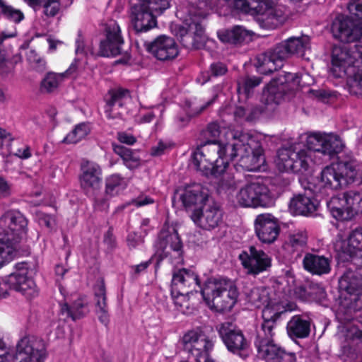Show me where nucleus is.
<instances>
[{"instance_id": "53", "label": "nucleus", "mask_w": 362, "mask_h": 362, "mask_svg": "<svg viewBox=\"0 0 362 362\" xmlns=\"http://www.w3.org/2000/svg\"><path fill=\"white\" fill-rule=\"evenodd\" d=\"M143 3L156 15H160L170 7L169 0H144Z\"/></svg>"}, {"instance_id": "13", "label": "nucleus", "mask_w": 362, "mask_h": 362, "mask_svg": "<svg viewBox=\"0 0 362 362\" xmlns=\"http://www.w3.org/2000/svg\"><path fill=\"white\" fill-rule=\"evenodd\" d=\"M217 151L218 146L211 144L210 141L200 146L192 155V165L206 176L221 175L223 172L216 170L217 164L220 163L217 158Z\"/></svg>"}, {"instance_id": "30", "label": "nucleus", "mask_w": 362, "mask_h": 362, "mask_svg": "<svg viewBox=\"0 0 362 362\" xmlns=\"http://www.w3.org/2000/svg\"><path fill=\"white\" fill-rule=\"evenodd\" d=\"M132 22L136 32H146L156 25V15L143 2H132Z\"/></svg>"}, {"instance_id": "47", "label": "nucleus", "mask_w": 362, "mask_h": 362, "mask_svg": "<svg viewBox=\"0 0 362 362\" xmlns=\"http://www.w3.org/2000/svg\"><path fill=\"white\" fill-rule=\"evenodd\" d=\"M90 132V128L86 123H81L67 134L64 141L67 144H76L83 139Z\"/></svg>"}, {"instance_id": "18", "label": "nucleus", "mask_w": 362, "mask_h": 362, "mask_svg": "<svg viewBox=\"0 0 362 362\" xmlns=\"http://www.w3.org/2000/svg\"><path fill=\"white\" fill-rule=\"evenodd\" d=\"M239 259L247 274L253 276L267 272L272 267V257L255 246H250L248 251L240 253Z\"/></svg>"}, {"instance_id": "37", "label": "nucleus", "mask_w": 362, "mask_h": 362, "mask_svg": "<svg viewBox=\"0 0 362 362\" xmlns=\"http://www.w3.org/2000/svg\"><path fill=\"white\" fill-rule=\"evenodd\" d=\"M217 95L214 96V98L209 101L206 102L204 105H201L200 107H196L192 105L191 103H186V110H182L179 112L175 118V125L177 128H182L187 126L192 117L196 116L201 112H202L207 107H209L211 104L214 103Z\"/></svg>"}, {"instance_id": "62", "label": "nucleus", "mask_w": 362, "mask_h": 362, "mask_svg": "<svg viewBox=\"0 0 362 362\" xmlns=\"http://www.w3.org/2000/svg\"><path fill=\"white\" fill-rule=\"evenodd\" d=\"M151 260L143 262L137 265L131 266V272L134 276H138L141 274L144 273L148 266L151 264Z\"/></svg>"}, {"instance_id": "41", "label": "nucleus", "mask_w": 362, "mask_h": 362, "mask_svg": "<svg viewBox=\"0 0 362 362\" xmlns=\"http://www.w3.org/2000/svg\"><path fill=\"white\" fill-rule=\"evenodd\" d=\"M217 35L222 42L237 45L245 40L248 36V32L243 27L235 25L230 29L219 30Z\"/></svg>"}, {"instance_id": "17", "label": "nucleus", "mask_w": 362, "mask_h": 362, "mask_svg": "<svg viewBox=\"0 0 362 362\" xmlns=\"http://www.w3.org/2000/svg\"><path fill=\"white\" fill-rule=\"evenodd\" d=\"M331 29L334 37L341 42H362L361 21L355 22L349 17L339 15L334 20Z\"/></svg>"}, {"instance_id": "56", "label": "nucleus", "mask_w": 362, "mask_h": 362, "mask_svg": "<svg viewBox=\"0 0 362 362\" xmlns=\"http://www.w3.org/2000/svg\"><path fill=\"white\" fill-rule=\"evenodd\" d=\"M348 10L351 17L362 20V0H351Z\"/></svg>"}, {"instance_id": "34", "label": "nucleus", "mask_w": 362, "mask_h": 362, "mask_svg": "<svg viewBox=\"0 0 362 362\" xmlns=\"http://www.w3.org/2000/svg\"><path fill=\"white\" fill-rule=\"evenodd\" d=\"M77 70V61L71 63L69 68L64 72L57 74L54 72L47 73L40 84V91L42 93H52L54 92L64 79Z\"/></svg>"}, {"instance_id": "6", "label": "nucleus", "mask_w": 362, "mask_h": 362, "mask_svg": "<svg viewBox=\"0 0 362 362\" xmlns=\"http://www.w3.org/2000/svg\"><path fill=\"white\" fill-rule=\"evenodd\" d=\"M362 177V165L356 160L340 161L325 167L320 173V187L338 189Z\"/></svg>"}, {"instance_id": "4", "label": "nucleus", "mask_w": 362, "mask_h": 362, "mask_svg": "<svg viewBox=\"0 0 362 362\" xmlns=\"http://www.w3.org/2000/svg\"><path fill=\"white\" fill-rule=\"evenodd\" d=\"M201 294L207 305L218 312L230 311L239 295L235 283L226 278L208 279L202 288Z\"/></svg>"}, {"instance_id": "5", "label": "nucleus", "mask_w": 362, "mask_h": 362, "mask_svg": "<svg viewBox=\"0 0 362 362\" xmlns=\"http://www.w3.org/2000/svg\"><path fill=\"white\" fill-rule=\"evenodd\" d=\"M227 3L245 13L259 16L261 26L267 29H274L283 25L288 16L284 6L269 1L231 0Z\"/></svg>"}, {"instance_id": "63", "label": "nucleus", "mask_w": 362, "mask_h": 362, "mask_svg": "<svg viewBox=\"0 0 362 362\" xmlns=\"http://www.w3.org/2000/svg\"><path fill=\"white\" fill-rule=\"evenodd\" d=\"M14 66L13 64L5 59L4 56L0 52V74H4L10 72Z\"/></svg>"}, {"instance_id": "21", "label": "nucleus", "mask_w": 362, "mask_h": 362, "mask_svg": "<svg viewBox=\"0 0 362 362\" xmlns=\"http://www.w3.org/2000/svg\"><path fill=\"white\" fill-rule=\"evenodd\" d=\"M148 52L160 61L170 60L178 55L177 45L173 38L160 35L153 41L145 44Z\"/></svg>"}, {"instance_id": "48", "label": "nucleus", "mask_w": 362, "mask_h": 362, "mask_svg": "<svg viewBox=\"0 0 362 362\" xmlns=\"http://www.w3.org/2000/svg\"><path fill=\"white\" fill-rule=\"evenodd\" d=\"M26 57L33 70L42 73L47 69V62L45 58L39 55L35 50L30 49L27 52Z\"/></svg>"}, {"instance_id": "38", "label": "nucleus", "mask_w": 362, "mask_h": 362, "mask_svg": "<svg viewBox=\"0 0 362 362\" xmlns=\"http://www.w3.org/2000/svg\"><path fill=\"white\" fill-rule=\"evenodd\" d=\"M341 290L347 292L353 298L351 300H356L361 291V284L354 272L351 269H347L339 281Z\"/></svg>"}, {"instance_id": "55", "label": "nucleus", "mask_w": 362, "mask_h": 362, "mask_svg": "<svg viewBox=\"0 0 362 362\" xmlns=\"http://www.w3.org/2000/svg\"><path fill=\"white\" fill-rule=\"evenodd\" d=\"M187 294H182L178 293H172L174 303L177 310L183 313H189V303L186 297Z\"/></svg>"}, {"instance_id": "7", "label": "nucleus", "mask_w": 362, "mask_h": 362, "mask_svg": "<svg viewBox=\"0 0 362 362\" xmlns=\"http://www.w3.org/2000/svg\"><path fill=\"white\" fill-rule=\"evenodd\" d=\"M182 344L185 351L195 362H214L209 355L214 341L202 328L197 327L186 332L182 337Z\"/></svg>"}, {"instance_id": "16", "label": "nucleus", "mask_w": 362, "mask_h": 362, "mask_svg": "<svg viewBox=\"0 0 362 362\" xmlns=\"http://www.w3.org/2000/svg\"><path fill=\"white\" fill-rule=\"evenodd\" d=\"M269 189L266 185L252 182L241 187L236 194L238 203L244 207L264 206L269 201Z\"/></svg>"}, {"instance_id": "31", "label": "nucleus", "mask_w": 362, "mask_h": 362, "mask_svg": "<svg viewBox=\"0 0 362 362\" xmlns=\"http://www.w3.org/2000/svg\"><path fill=\"white\" fill-rule=\"evenodd\" d=\"M180 199L186 209L197 206L201 209L210 201L208 190L199 184L187 187L180 194Z\"/></svg>"}, {"instance_id": "39", "label": "nucleus", "mask_w": 362, "mask_h": 362, "mask_svg": "<svg viewBox=\"0 0 362 362\" xmlns=\"http://www.w3.org/2000/svg\"><path fill=\"white\" fill-rule=\"evenodd\" d=\"M316 204L308 197L298 195L293 197L289 203V209L295 215L308 216L316 210Z\"/></svg>"}, {"instance_id": "32", "label": "nucleus", "mask_w": 362, "mask_h": 362, "mask_svg": "<svg viewBox=\"0 0 362 362\" xmlns=\"http://www.w3.org/2000/svg\"><path fill=\"white\" fill-rule=\"evenodd\" d=\"M262 310L263 322L260 327L257 331L269 332V333L275 332L276 321L281 315L286 313L287 310L279 302L269 301Z\"/></svg>"}, {"instance_id": "49", "label": "nucleus", "mask_w": 362, "mask_h": 362, "mask_svg": "<svg viewBox=\"0 0 362 362\" xmlns=\"http://www.w3.org/2000/svg\"><path fill=\"white\" fill-rule=\"evenodd\" d=\"M217 1L218 0H189L192 7L198 9L197 13L194 12V15L202 18L205 17L207 10L218 5Z\"/></svg>"}, {"instance_id": "35", "label": "nucleus", "mask_w": 362, "mask_h": 362, "mask_svg": "<svg viewBox=\"0 0 362 362\" xmlns=\"http://www.w3.org/2000/svg\"><path fill=\"white\" fill-rule=\"evenodd\" d=\"M157 247L165 257L170 255L171 251L176 252L180 255L182 243L177 231L175 229H173L172 231L161 230L157 242Z\"/></svg>"}, {"instance_id": "15", "label": "nucleus", "mask_w": 362, "mask_h": 362, "mask_svg": "<svg viewBox=\"0 0 362 362\" xmlns=\"http://www.w3.org/2000/svg\"><path fill=\"white\" fill-rule=\"evenodd\" d=\"M47 351L44 341L35 336L22 338L16 346L18 362H44Z\"/></svg>"}, {"instance_id": "27", "label": "nucleus", "mask_w": 362, "mask_h": 362, "mask_svg": "<svg viewBox=\"0 0 362 362\" xmlns=\"http://www.w3.org/2000/svg\"><path fill=\"white\" fill-rule=\"evenodd\" d=\"M127 186L125 180L119 175H112L106 179L104 194L94 196V208L99 211H105L109 207V199L117 195Z\"/></svg>"}, {"instance_id": "28", "label": "nucleus", "mask_w": 362, "mask_h": 362, "mask_svg": "<svg viewBox=\"0 0 362 362\" xmlns=\"http://www.w3.org/2000/svg\"><path fill=\"white\" fill-rule=\"evenodd\" d=\"M80 185L86 194L95 193L101 185V168L95 163L83 161L81 165Z\"/></svg>"}, {"instance_id": "33", "label": "nucleus", "mask_w": 362, "mask_h": 362, "mask_svg": "<svg viewBox=\"0 0 362 362\" xmlns=\"http://www.w3.org/2000/svg\"><path fill=\"white\" fill-rule=\"evenodd\" d=\"M302 262L304 269L313 275L322 276L331 271L332 259L324 255L307 252Z\"/></svg>"}, {"instance_id": "10", "label": "nucleus", "mask_w": 362, "mask_h": 362, "mask_svg": "<svg viewBox=\"0 0 362 362\" xmlns=\"http://www.w3.org/2000/svg\"><path fill=\"white\" fill-rule=\"evenodd\" d=\"M300 82V76L297 73H284L267 85L263 91L262 101L267 105L280 103L286 93L298 88Z\"/></svg>"}, {"instance_id": "45", "label": "nucleus", "mask_w": 362, "mask_h": 362, "mask_svg": "<svg viewBox=\"0 0 362 362\" xmlns=\"http://www.w3.org/2000/svg\"><path fill=\"white\" fill-rule=\"evenodd\" d=\"M261 82V78L257 76L240 77L238 81L237 91L240 95H244L248 98L252 93L253 88L258 86Z\"/></svg>"}, {"instance_id": "50", "label": "nucleus", "mask_w": 362, "mask_h": 362, "mask_svg": "<svg viewBox=\"0 0 362 362\" xmlns=\"http://www.w3.org/2000/svg\"><path fill=\"white\" fill-rule=\"evenodd\" d=\"M105 39L124 44L120 27L115 21L111 20L107 23L105 26Z\"/></svg>"}, {"instance_id": "44", "label": "nucleus", "mask_w": 362, "mask_h": 362, "mask_svg": "<svg viewBox=\"0 0 362 362\" xmlns=\"http://www.w3.org/2000/svg\"><path fill=\"white\" fill-rule=\"evenodd\" d=\"M0 13L6 19L15 23L24 19L23 13L11 6L7 0H0Z\"/></svg>"}, {"instance_id": "22", "label": "nucleus", "mask_w": 362, "mask_h": 362, "mask_svg": "<svg viewBox=\"0 0 362 362\" xmlns=\"http://www.w3.org/2000/svg\"><path fill=\"white\" fill-rule=\"evenodd\" d=\"M197 287L202 290L198 275L191 269H180L173 274L172 293L189 294Z\"/></svg>"}, {"instance_id": "2", "label": "nucleus", "mask_w": 362, "mask_h": 362, "mask_svg": "<svg viewBox=\"0 0 362 362\" xmlns=\"http://www.w3.org/2000/svg\"><path fill=\"white\" fill-rule=\"evenodd\" d=\"M309 48L310 37L308 35L289 37L269 51L257 55L255 66L262 74H271L280 69L284 62L291 57H303L305 50Z\"/></svg>"}, {"instance_id": "46", "label": "nucleus", "mask_w": 362, "mask_h": 362, "mask_svg": "<svg viewBox=\"0 0 362 362\" xmlns=\"http://www.w3.org/2000/svg\"><path fill=\"white\" fill-rule=\"evenodd\" d=\"M122 43L105 39L100 43L98 54L102 57H115L121 54Z\"/></svg>"}, {"instance_id": "52", "label": "nucleus", "mask_w": 362, "mask_h": 362, "mask_svg": "<svg viewBox=\"0 0 362 362\" xmlns=\"http://www.w3.org/2000/svg\"><path fill=\"white\" fill-rule=\"evenodd\" d=\"M96 309L107 307L106 302L105 287L103 281H98L94 288Z\"/></svg>"}, {"instance_id": "54", "label": "nucleus", "mask_w": 362, "mask_h": 362, "mask_svg": "<svg viewBox=\"0 0 362 362\" xmlns=\"http://www.w3.org/2000/svg\"><path fill=\"white\" fill-rule=\"evenodd\" d=\"M40 5L42 6L43 13L48 18L54 17L60 11V4L57 0H43Z\"/></svg>"}, {"instance_id": "3", "label": "nucleus", "mask_w": 362, "mask_h": 362, "mask_svg": "<svg viewBox=\"0 0 362 362\" xmlns=\"http://www.w3.org/2000/svg\"><path fill=\"white\" fill-rule=\"evenodd\" d=\"M0 267L18 255V244L26 233L28 221L18 211H6L0 218Z\"/></svg>"}, {"instance_id": "26", "label": "nucleus", "mask_w": 362, "mask_h": 362, "mask_svg": "<svg viewBox=\"0 0 362 362\" xmlns=\"http://www.w3.org/2000/svg\"><path fill=\"white\" fill-rule=\"evenodd\" d=\"M173 31L182 45L187 48L197 47L204 35L203 26L195 21H186L183 25H175Z\"/></svg>"}, {"instance_id": "19", "label": "nucleus", "mask_w": 362, "mask_h": 362, "mask_svg": "<svg viewBox=\"0 0 362 362\" xmlns=\"http://www.w3.org/2000/svg\"><path fill=\"white\" fill-rule=\"evenodd\" d=\"M191 218L197 226L210 230L218 227L222 222L223 211L217 203L210 200L201 209H194Z\"/></svg>"}, {"instance_id": "58", "label": "nucleus", "mask_w": 362, "mask_h": 362, "mask_svg": "<svg viewBox=\"0 0 362 362\" xmlns=\"http://www.w3.org/2000/svg\"><path fill=\"white\" fill-rule=\"evenodd\" d=\"M13 356L5 343L0 340V362H13Z\"/></svg>"}, {"instance_id": "29", "label": "nucleus", "mask_w": 362, "mask_h": 362, "mask_svg": "<svg viewBox=\"0 0 362 362\" xmlns=\"http://www.w3.org/2000/svg\"><path fill=\"white\" fill-rule=\"evenodd\" d=\"M130 98L127 89L116 88L108 91L106 95L105 113L108 119L120 118L122 116L124 105Z\"/></svg>"}, {"instance_id": "14", "label": "nucleus", "mask_w": 362, "mask_h": 362, "mask_svg": "<svg viewBox=\"0 0 362 362\" xmlns=\"http://www.w3.org/2000/svg\"><path fill=\"white\" fill-rule=\"evenodd\" d=\"M242 141L245 144L238 158L240 165L248 171L259 170L265 162L260 142L249 134L243 135Z\"/></svg>"}, {"instance_id": "11", "label": "nucleus", "mask_w": 362, "mask_h": 362, "mask_svg": "<svg viewBox=\"0 0 362 362\" xmlns=\"http://www.w3.org/2000/svg\"><path fill=\"white\" fill-rule=\"evenodd\" d=\"M247 134L243 132H229L227 134V141H210L211 144L218 146L217 158L219 163L217 164L218 172H225L229 163L235 158H238L240 151L244 147V142L242 141V136Z\"/></svg>"}, {"instance_id": "42", "label": "nucleus", "mask_w": 362, "mask_h": 362, "mask_svg": "<svg viewBox=\"0 0 362 362\" xmlns=\"http://www.w3.org/2000/svg\"><path fill=\"white\" fill-rule=\"evenodd\" d=\"M88 302L86 298H79L71 306L67 303L61 305V313L66 314L67 317L76 320L85 316L88 313Z\"/></svg>"}, {"instance_id": "12", "label": "nucleus", "mask_w": 362, "mask_h": 362, "mask_svg": "<svg viewBox=\"0 0 362 362\" xmlns=\"http://www.w3.org/2000/svg\"><path fill=\"white\" fill-rule=\"evenodd\" d=\"M217 331L229 351L241 358L247 356L250 343L236 325L224 322L217 327Z\"/></svg>"}, {"instance_id": "24", "label": "nucleus", "mask_w": 362, "mask_h": 362, "mask_svg": "<svg viewBox=\"0 0 362 362\" xmlns=\"http://www.w3.org/2000/svg\"><path fill=\"white\" fill-rule=\"evenodd\" d=\"M18 270L7 276L6 284H10L13 290L21 292L27 298H33L37 294L34 281L27 276L28 270L24 263L17 265Z\"/></svg>"}, {"instance_id": "51", "label": "nucleus", "mask_w": 362, "mask_h": 362, "mask_svg": "<svg viewBox=\"0 0 362 362\" xmlns=\"http://www.w3.org/2000/svg\"><path fill=\"white\" fill-rule=\"evenodd\" d=\"M308 235L305 231L298 230L291 233L288 236V244L293 249L297 250L305 247L307 244Z\"/></svg>"}, {"instance_id": "9", "label": "nucleus", "mask_w": 362, "mask_h": 362, "mask_svg": "<svg viewBox=\"0 0 362 362\" xmlns=\"http://www.w3.org/2000/svg\"><path fill=\"white\" fill-rule=\"evenodd\" d=\"M275 332L257 331L255 346L257 356L265 362H295V354L285 351L274 343L273 337Z\"/></svg>"}, {"instance_id": "60", "label": "nucleus", "mask_w": 362, "mask_h": 362, "mask_svg": "<svg viewBox=\"0 0 362 362\" xmlns=\"http://www.w3.org/2000/svg\"><path fill=\"white\" fill-rule=\"evenodd\" d=\"M11 194V185L4 177L0 176V197H8Z\"/></svg>"}, {"instance_id": "59", "label": "nucleus", "mask_w": 362, "mask_h": 362, "mask_svg": "<svg viewBox=\"0 0 362 362\" xmlns=\"http://www.w3.org/2000/svg\"><path fill=\"white\" fill-rule=\"evenodd\" d=\"M210 72L216 77L223 76L227 72V67L223 63L215 62L211 64Z\"/></svg>"}, {"instance_id": "23", "label": "nucleus", "mask_w": 362, "mask_h": 362, "mask_svg": "<svg viewBox=\"0 0 362 362\" xmlns=\"http://www.w3.org/2000/svg\"><path fill=\"white\" fill-rule=\"evenodd\" d=\"M335 250L343 261L355 262L362 252V228L354 230L348 240L337 241Z\"/></svg>"}, {"instance_id": "40", "label": "nucleus", "mask_w": 362, "mask_h": 362, "mask_svg": "<svg viewBox=\"0 0 362 362\" xmlns=\"http://www.w3.org/2000/svg\"><path fill=\"white\" fill-rule=\"evenodd\" d=\"M114 152L122 160L124 165L129 169H135L141 165V160L136 151L122 145L112 144Z\"/></svg>"}, {"instance_id": "25", "label": "nucleus", "mask_w": 362, "mask_h": 362, "mask_svg": "<svg viewBox=\"0 0 362 362\" xmlns=\"http://www.w3.org/2000/svg\"><path fill=\"white\" fill-rule=\"evenodd\" d=\"M18 270L7 276L6 284H10L13 290L21 292L27 298H33L37 294L34 281L27 276L28 270L24 263L17 265Z\"/></svg>"}, {"instance_id": "43", "label": "nucleus", "mask_w": 362, "mask_h": 362, "mask_svg": "<svg viewBox=\"0 0 362 362\" xmlns=\"http://www.w3.org/2000/svg\"><path fill=\"white\" fill-rule=\"evenodd\" d=\"M245 294L247 301L255 308H260L269 300L268 290L263 286L246 288Z\"/></svg>"}, {"instance_id": "8", "label": "nucleus", "mask_w": 362, "mask_h": 362, "mask_svg": "<svg viewBox=\"0 0 362 362\" xmlns=\"http://www.w3.org/2000/svg\"><path fill=\"white\" fill-rule=\"evenodd\" d=\"M332 216L340 221H348L362 213V192L348 191L342 197H332L327 202Z\"/></svg>"}, {"instance_id": "64", "label": "nucleus", "mask_w": 362, "mask_h": 362, "mask_svg": "<svg viewBox=\"0 0 362 362\" xmlns=\"http://www.w3.org/2000/svg\"><path fill=\"white\" fill-rule=\"evenodd\" d=\"M117 139L121 143L126 144L127 145H132L136 141L134 136L126 132L118 133Z\"/></svg>"}, {"instance_id": "1", "label": "nucleus", "mask_w": 362, "mask_h": 362, "mask_svg": "<svg viewBox=\"0 0 362 362\" xmlns=\"http://www.w3.org/2000/svg\"><path fill=\"white\" fill-rule=\"evenodd\" d=\"M305 136L306 147L294 143L278 151L276 164L280 171L303 174L313 168L316 152L331 157L344 148L342 141L336 134L313 132Z\"/></svg>"}, {"instance_id": "20", "label": "nucleus", "mask_w": 362, "mask_h": 362, "mask_svg": "<svg viewBox=\"0 0 362 362\" xmlns=\"http://www.w3.org/2000/svg\"><path fill=\"white\" fill-rule=\"evenodd\" d=\"M280 230L278 219L270 214H259L255 220V233L262 243L271 244L275 242Z\"/></svg>"}, {"instance_id": "57", "label": "nucleus", "mask_w": 362, "mask_h": 362, "mask_svg": "<svg viewBox=\"0 0 362 362\" xmlns=\"http://www.w3.org/2000/svg\"><path fill=\"white\" fill-rule=\"evenodd\" d=\"M129 248L134 249L144 243V238L136 233H130L127 239Z\"/></svg>"}, {"instance_id": "36", "label": "nucleus", "mask_w": 362, "mask_h": 362, "mask_svg": "<svg viewBox=\"0 0 362 362\" xmlns=\"http://www.w3.org/2000/svg\"><path fill=\"white\" fill-rule=\"evenodd\" d=\"M286 331L292 339L306 338L310 334V323L301 316L295 315L288 322Z\"/></svg>"}, {"instance_id": "61", "label": "nucleus", "mask_w": 362, "mask_h": 362, "mask_svg": "<svg viewBox=\"0 0 362 362\" xmlns=\"http://www.w3.org/2000/svg\"><path fill=\"white\" fill-rule=\"evenodd\" d=\"M170 144L159 141L156 145L151 148V154L153 156H160L164 153L165 151L170 148Z\"/></svg>"}]
</instances>
